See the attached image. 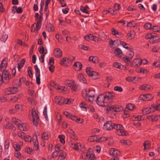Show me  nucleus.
I'll use <instances>...</instances> for the list:
<instances>
[{
	"mask_svg": "<svg viewBox=\"0 0 160 160\" xmlns=\"http://www.w3.org/2000/svg\"><path fill=\"white\" fill-rule=\"evenodd\" d=\"M25 81L24 78H22L17 81V84L14 85V87H11L6 89L5 90V93L8 95L14 94L18 91V88L20 87L21 84Z\"/></svg>",
	"mask_w": 160,
	"mask_h": 160,
	"instance_id": "nucleus-1",
	"label": "nucleus"
},
{
	"mask_svg": "<svg viewBox=\"0 0 160 160\" xmlns=\"http://www.w3.org/2000/svg\"><path fill=\"white\" fill-rule=\"evenodd\" d=\"M107 38V35L103 34V37L99 38L93 36L92 34H88L84 37V39L86 40L93 41L96 42H99L101 40H105Z\"/></svg>",
	"mask_w": 160,
	"mask_h": 160,
	"instance_id": "nucleus-2",
	"label": "nucleus"
},
{
	"mask_svg": "<svg viewBox=\"0 0 160 160\" xmlns=\"http://www.w3.org/2000/svg\"><path fill=\"white\" fill-rule=\"evenodd\" d=\"M117 131L119 135L126 136L128 134V132L124 130L123 126L120 124H114V128Z\"/></svg>",
	"mask_w": 160,
	"mask_h": 160,
	"instance_id": "nucleus-3",
	"label": "nucleus"
},
{
	"mask_svg": "<svg viewBox=\"0 0 160 160\" xmlns=\"http://www.w3.org/2000/svg\"><path fill=\"white\" fill-rule=\"evenodd\" d=\"M134 55V52L131 49L129 50L127 52L125 57H123L122 60L128 64L130 63Z\"/></svg>",
	"mask_w": 160,
	"mask_h": 160,
	"instance_id": "nucleus-4",
	"label": "nucleus"
},
{
	"mask_svg": "<svg viewBox=\"0 0 160 160\" xmlns=\"http://www.w3.org/2000/svg\"><path fill=\"white\" fill-rule=\"evenodd\" d=\"M86 72L89 76L91 77L94 79H97L100 77V75L98 72L93 71L89 67L87 68L86 69Z\"/></svg>",
	"mask_w": 160,
	"mask_h": 160,
	"instance_id": "nucleus-5",
	"label": "nucleus"
},
{
	"mask_svg": "<svg viewBox=\"0 0 160 160\" xmlns=\"http://www.w3.org/2000/svg\"><path fill=\"white\" fill-rule=\"evenodd\" d=\"M74 59V57H64L60 60V64L63 66H68L70 65L72 61Z\"/></svg>",
	"mask_w": 160,
	"mask_h": 160,
	"instance_id": "nucleus-6",
	"label": "nucleus"
},
{
	"mask_svg": "<svg viewBox=\"0 0 160 160\" xmlns=\"http://www.w3.org/2000/svg\"><path fill=\"white\" fill-rule=\"evenodd\" d=\"M96 102L98 105L101 107L105 106L107 104L105 102L104 96L103 94H100L98 96Z\"/></svg>",
	"mask_w": 160,
	"mask_h": 160,
	"instance_id": "nucleus-7",
	"label": "nucleus"
},
{
	"mask_svg": "<svg viewBox=\"0 0 160 160\" xmlns=\"http://www.w3.org/2000/svg\"><path fill=\"white\" fill-rule=\"evenodd\" d=\"M82 158L86 160H92L94 158V155L92 152L89 151L86 153H83Z\"/></svg>",
	"mask_w": 160,
	"mask_h": 160,
	"instance_id": "nucleus-8",
	"label": "nucleus"
},
{
	"mask_svg": "<svg viewBox=\"0 0 160 160\" xmlns=\"http://www.w3.org/2000/svg\"><path fill=\"white\" fill-rule=\"evenodd\" d=\"M154 98V96L151 94H141L138 97L139 100L143 101H150L152 100Z\"/></svg>",
	"mask_w": 160,
	"mask_h": 160,
	"instance_id": "nucleus-9",
	"label": "nucleus"
},
{
	"mask_svg": "<svg viewBox=\"0 0 160 160\" xmlns=\"http://www.w3.org/2000/svg\"><path fill=\"white\" fill-rule=\"evenodd\" d=\"M31 114L33 118V124L35 126H37L38 124V113L34 108H33L32 109Z\"/></svg>",
	"mask_w": 160,
	"mask_h": 160,
	"instance_id": "nucleus-10",
	"label": "nucleus"
},
{
	"mask_svg": "<svg viewBox=\"0 0 160 160\" xmlns=\"http://www.w3.org/2000/svg\"><path fill=\"white\" fill-rule=\"evenodd\" d=\"M39 52L42 55L39 57V59L42 62H44V58L47 52L46 49H45L43 46H40L38 48Z\"/></svg>",
	"mask_w": 160,
	"mask_h": 160,
	"instance_id": "nucleus-11",
	"label": "nucleus"
},
{
	"mask_svg": "<svg viewBox=\"0 0 160 160\" xmlns=\"http://www.w3.org/2000/svg\"><path fill=\"white\" fill-rule=\"evenodd\" d=\"M62 151V148L61 145L59 144H57L55 146V151L52 154V157L53 158L57 157L60 152Z\"/></svg>",
	"mask_w": 160,
	"mask_h": 160,
	"instance_id": "nucleus-12",
	"label": "nucleus"
},
{
	"mask_svg": "<svg viewBox=\"0 0 160 160\" xmlns=\"http://www.w3.org/2000/svg\"><path fill=\"white\" fill-rule=\"evenodd\" d=\"M108 109L110 111L117 112L122 111L123 108L122 106L120 105H115L109 107Z\"/></svg>",
	"mask_w": 160,
	"mask_h": 160,
	"instance_id": "nucleus-13",
	"label": "nucleus"
},
{
	"mask_svg": "<svg viewBox=\"0 0 160 160\" xmlns=\"http://www.w3.org/2000/svg\"><path fill=\"white\" fill-rule=\"evenodd\" d=\"M70 146L74 150L78 151L79 149H81L84 147L83 145L80 143H73L72 142L69 143Z\"/></svg>",
	"mask_w": 160,
	"mask_h": 160,
	"instance_id": "nucleus-14",
	"label": "nucleus"
},
{
	"mask_svg": "<svg viewBox=\"0 0 160 160\" xmlns=\"http://www.w3.org/2000/svg\"><path fill=\"white\" fill-rule=\"evenodd\" d=\"M139 88L141 90L148 92L152 90L153 88L150 85L143 84L140 85L139 87Z\"/></svg>",
	"mask_w": 160,
	"mask_h": 160,
	"instance_id": "nucleus-15",
	"label": "nucleus"
},
{
	"mask_svg": "<svg viewBox=\"0 0 160 160\" xmlns=\"http://www.w3.org/2000/svg\"><path fill=\"white\" fill-rule=\"evenodd\" d=\"M143 114H147L155 111V109L152 105L148 107L144 108L142 110Z\"/></svg>",
	"mask_w": 160,
	"mask_h": 160,
	"instance_id": "nucleus-16",
	"label": "nucleus"
},
{
	"mask_svg": "<svg viewBox=\"0 0 160 160\" xmlns=\"http://www.w3.org/2000/svg\"><path fill=\"white\" fill-rule=\"evenodd\" d=\"M8 64V59L7 58H3L0 64V70L1 71L6 70Z\"/></svg>",
	"mask_w": 160,
	"mask_h": 160,
	"instance_id": "nucleus-17",
	"label": "nucleus"
},
{
	"mask_svg": "<svg viewBox=\"0 0 160 160\" xmlns=\"http://www.w3.org/2000/svg\"><path fill=\"white\" fill-rule=\"evenodd\" d=\"M114 123L108 121L104 123L103 125V128L105 130H110L114 128Z\"/></svg>",
	"mask_w": 160,
	"mask_h": 160,
	"instance_id": "nucleus-18",
	"label": "nucleus"
},
{
	"mask_svg": "<svg viewBox=\"0 0 160 160\" xmlns=\"http://www.w3.org/2000/svg\"><path fill=\"white\" fill-rule=\"evenodd\" d=\"M105 97V102L107 103L109 102V100H111L114 97L113 94L111 92H107L105 94H103Z\"/></svg>",
	"mask_w": 160,
	"mask_h": 160,
	"instance_id": "nucleus-19",
	"label": "nucleus"
},
{
	"mask_svg": "<svg viewBox=\"0 0 160 160\" xmlns=\"http://www.w3.org/2000/svg\"><path fill=\"white\" fill-rule=\"evenodd\" d=\"M34 69L36 71V77L37 83L39 84L40 83V71L38 68L37 66L36 65L34 66Z\"/></svg>",
	"mask_w": 160,
	"mask_h": 160,
	"instance_id": "nucleus-20",
	"label": "nucleus"
},
{
	"mask_svg": "<svg viewBox=\"0 0 160 160\" xmlns=\"http://www.w3.org/2000/svg\"><path fill=\"white\" fill-rule=\"evenodd\" d=\"M109 153L111 155L114 157H117V156L120 155V152L117 149L114 148H110L109 150Z\"/></svg>",
	"mask_w": 160,
	"mask_h": 160,
	"instance_id": "nucleus-21",
	"label": "nucleus"
},
{
	"mask_svg": "<svg viewBox=\"0 0 160 160\" xmlns=\"http://www.w3.org/2000/svg\"><path fill=\"white\" fill-rule=\"evenodd\" d=\"M2 71L3 72L2 75L3 76L6 83H7L11 78V76L10 75L9 72L7 70H5Z\"/></svg>",
	"mask_w": 160,
	"mask_h": 160,
	"instance_id": "nucleus-22",
	"label": "nucleus"
},
{
	"mask_svg": "<svg viewBox=\"0 0 160 160\" xmlns=\"http://www.w3.org/2000/svg\"><path fill=\"white\" fill-rule=\"evenodd\" d=\"M114 53L116 56L122 59L123 57H124V55H123L122 51L119 48H117L115 49Z\"/></svg>",
	"mask_w": 160,
	"mask_h": 160,
	"instance_id": "nucleus-23",
	"label": "nucleus"
},
{
	"mask_svg": "<svg viewBox=\"0 0 160 160\" xmlns=\"http://www.w3.org/2000/svg\"><path fill=\"white\" fill-rule=\"evenodd\" d=\"M141 59L140 58H136L134 59L131 63V65L132 67L139 66L141 65Z\"/></svg>",
	"mask_w": 160,
	"mask_h": 160,
	"instance_id": "nucleus-24",
	"label": "nucleus"
},
{
	"mask_svg": "<svg viewBox=\"0 0 160 160\" xmlns=\"http://www.w3.org/2000/svg\"><path fill=\"white\" fill-rule=\"evenodd\" d=\"M160 118V116L159 115H153L148 116L147 117L148 121L152 122L157 121Z\"/></svg>",
	"mask_w": 160,
	"mask_h": 160,
	"instance_id": "nucleus-25",
	"label": "nucleus"
},
{
	"mask_svg": "<svg viewBox=\"0 0 160 160\" xmlns=\"http://www.w3.org/2000/svg\"><path fill=\"white\" fill-rule=\"evenodd\" d=\"M92 91L89 89H86L83 91L82 96L83 97L85 98V99H86L87 98L93 94L92 93Z\"/></svg>",
	"mask_w": 160,
	"mask_h": 160,
	"instance_id": "nucleus-26",
	"label": "nucleus"
},
{
	"mask_svg": "<svg viewBox=\"0 0 160 160\" xmlns=\"http://www.w3.org/2000/svg\"><path fill=\"white\" fill-rule=\"evenodd\" d=\"M54 56L58 58H59L62 55V52L59 48H57L55 49L53 51Z\"/></svg>",
	"mask_w": 160,
	"mask_h": 160,
	"instance_id": "nucleus-27",
	"label": "nucleus"
},
{
	"mask_svg": "<svg viewBox=\"0 0 160 160\" xmlns=\"http://www.w3.org/2000/svg\"><path fill=\"white\" fill-rule=\"evenodd\" d=\"M82 65L79 62H76L74 63L73 67L74 69L76 71H80L82 68Z\"/></svg>",
	"mask_w": 160,
	"mask_h": 160,
	"instance_id": "nucleus-28",
	"label": "nucleus"
},
{
	"mask_svg": "<svg viewBox=\"0 0 160 160\" xmlns=\"http://www.w3.org/2000/svg\"><path fill=\"white\" fill-rule=\"evenodd\" d=\"M33 142L34 145V149L35 150H38L39 149V145L38 141V138L37 135L33 136Z\"/></svg>",
	"mask_w": 160,
	"mask_h": 160,
	"instance_id": "nucleus-29",
	"label": "nucleus"
},
{
	"mask_svg": "<svg viewBox=\"0 0 160 160\" xmlns=\"http://www.w3.org/2000/svg\"><path fill=\"white\" fill-rule=\"evenodd\" d=\"M18 128L20 130L26 131L28 129V126L25 123H20L18 125Z\"/></svg>",
	"mask_w": 160,
	"mask_h": 160,
	"instance_id": "nucleus-30",
	"label": "nucleus"
},
{
	"mask_svg": "<svg viewBox=\"0 0 160 160\" xmlns=\"http://www.w3.org/2000/svg\"><path fill=\"white\" fill-rule=\"evenodd\" d=\"M53 87L56 88V89L59 90L60 91L63 92L67 91V88L64 87H62L55 84L54 86L52 85Z\"/></svg>",
	"mask_w": 160,
	"mask_h": 160,
	"instance_id": "nucleus-31",
	"label": "nucleus"
},
{
	"mask_svg": "<svg viewBox=\"0 0 160 160\" xmlns=\"http://www.w3.org/2000/svg\"><path fill=\"white\" fill-rule=\"evenodd\" d=\"M117 42H118V44H120L121 45L125 48L127 49L130 48V46L129 44L126 43L125 42L120 40L118 41Z\"/></svg>",
	"mask_w": 160,
	"mask_h": 160,
	"instance_id": "nucleus-32",
	"label": "nucleus"
},
{
	"mask_svg": "<svg viewBox=\"0 0 160 160\" xmlns=\"http://www.w3.org/2000/svg\"><path fill=\"white\" fill-rule=\"evenodd\" d=\"M78 78L80 82L82 83H86L87 82L84 76L81 73H80L78 74Z\"/></svg>",
	"mask_w": 160,
	"mask_h": 160,
	"instance_id": "nucleus-33",
	"label": "nucleus"
},
{
	"mask_svg": "<svg viewBox=\"0 0 160 160\" xmlns=\"http://www.w3.org/2000/svg\"><path fill=\"white\" fill-rule=\"evenodd\" d=\"M159 39V37L156 34H152L151 41L152 43L158 42Z\"/></svg>",
	"mask_w": 160,
	"mask_h": 160,
	"instance_id": "nucleus-34",
	"label": "nucleus"
},
{
	"mask_svg": "<svg viewBox=\"0 0 160 160\" xmlns=\"http://www.w3.org/2000/svg\"><path fill=\"white\" fill-rule=\"evenodd\" d=\"M135 36V32L133 31H131L127 33V38L129 40H131Z\"/></svg>",
	"mask_w": 160,
	"mask_h": 160,
	"instance_id": "nucleus-35",
	"label": "nucleus"
},
{
	"mask_svg": "<svg viewBox=\"0 0 160 160\" xmlns=\"http://www.w3.org/2000/svg\"><path fill=\"white\" fill-rule=\"evenodd\" d=\"M136 71L138 72L141 73L143 74H146L148 72V70L145 68L141 67H139L137 68Z\"/></svg>",
	"mask_w": 160,
	"mask_h": 160,
	"instance_id": "nucleus-36",
	"label": "nucleus"
},
{
	"mask_svg": "<svg viewBox=\"0 0 160 160\" xmlns=\"http://www.w3.org/2000/svg\"><path fill=\"white\" fill-rule=\"evenodd\" d=\"M50 0H47L45 2V5L44 8L45 13L46 14V17H47L49 14V11L48 9V4L50 2Z\"/></svg>",
	"mask_w": 160,
	"mask_h": 160,
	"instance_id": "nucleus-37",
	"label": "nucleus"
},
{
	"mask_svg": "<svg viewBox=\"0 0 160 160\" xmlns=\"http://www.w3.org/2000/svg\"><path fill=\"white\" fill-rule=\"evenodd\" d=\"M66 153L64 152H60L58 157V160H64L66 157Z\"/></svg>",
	"mask_w": 160,
	"mask_h": 160,
	"instance_id": "nucleus-38",
	"label": "nucleus"
},
{
	"mask_svg": "<svg viewBox=\"0 0 160 160\" xmlns=\"http://www.w3.org/2000/svg\"><path fill=\"white\" fill-rule=\"evenodd\" d=\"M62 98L60 96H56L55 99V102L59 105L62 104Z\"/></svg>",
	"mask_w": 160,
	"mask_h": 160,
	"instance_id": "nucleus-39",
	"label": "nucleus"
},
{
	"mask_svg": "<svg viewBox=\"0 0 160 160\" xmlns=\"http://www.w3.org/2000/svg\"><path fill=\"white\" fill-rule=\"evenodd\" d=\"M89 60L92 61L94 63H97L98 62V59L97 57L94 56H91L89 57Z\"/></svg>",
	"mask_w": 160,
	"mask_h": 160,
	"instance_id": "nucleus-40",
	"label": "nucleus"
},
{
	"mask_svg": "<svg viewBox=\"0 0 160 160\" xmlns=\"http://www.w3.org/2000/svg\"><path fill=\"white\" fill-rule=\"evenodd\" d=\"M156 103V105L152 104L153 107L155 109V110L160 111V99L157 101Z\"/></svg>",
	"mask_w": 160,
	"mask_h": 160,
	"instance_id": "nucleus-41",
	"label": "nucleus"
},
{
	"mask_svg": "<svg viewBox=\"0 0 160 160\" xmlns=\"http://www.w3.org/2000/svg\"><path fill=\"white\" fill-rule=\"evenodd\" d=\"M120 142L122 144L126 145H130L131 144V142L128 140L122 139L120 141Z\"/></svg>",
	"mask_w": 160,
	"mask_h": 160,
	"instance_id": "nucleus-42",
	"label": "nucleus"
},
{
	"mask_svg": "<svg viewBox=\"0 0 160 160\" xmlns=\"http://www.w3.org/2000/svg\"><path fill=\"white\" fill-rule=\"evenodd\" d=\"M111 31L112 33V35L116 36H121L122 35L121 33L119 32L114 28H112V29Z\"/></svg>",
	"mask_w": 160,
	"mask_h": 160,
	"instance_id": "nucleus-43",
	"label": "nucleus"
},
{
	"mask_svg": "<svg viewBox=\"0 0 160 160\" xmlns=\"http://www.w3.org/2000/svg\"><path fill=\"white\" fill-rule=\"evenodd\" d=\"M50 136L49 133L47 132H44L42 135L41 138L43 140H46L48 139Z\"/></svg>",
	"mask_w": 160,
	"mask_h": 160,
	"instance_id": "nucleus-44",
	"label": "nucleus"
},
{
	"mask_svg": "<svg viewBox=\"0 0 160 160\" xmlns=\"http://www.w3.org/2000/svg\"><path fill=\"white\" fill-rule=\"evenodd\" d=\"M108 138L105 137H99L97 136V141L98 142H105L107 140Z\"/></svg>",
	"mask_w": 160,
	"mask_h": 160,
	"instance_id": "nucleus-45",
	"label": "nucleus"
},
{
	"mask_svg": "<svg viewBox=\"0 0 160 160\" xmlns=\"http://www.w3.org/2000/svg\"><path fill=\"white\" fill-rule=\"evenodd\" d=\"M25 62V59H23L20 61V62L18 63V68L19 71L20 69L23 67Z\"/></svg>",
	"mask_w": 160,
	"mask_h": 160,
	"instance_id": "nucleus-46",
	"label": "nucleus"
},
{
	"mask_svg": "<svg viewBox=\"0 0 160 160\" xmlns=\"http://www.w3.org/2000/svg\"><path fill=\"white\" fill-rule=\"evenodd\" d=\"M143 146L144 147V150L148 149L150 147L151 143L149 141H146L143 143Z\"/></svg>",
	"mask_w": 160,
	"mask_h": 160,
	"instance_id": "nucleus-47",
	"label": "nucleus"
},
{
	"mask_svg": "<svg viewBox=\"0 0 160 160\" xmlns=\"http://www.w3.org/2000/svg\"><path fill=\"white\" fill-rule=\"evenodd\" d=\"M75 83V82L72 81L68 80L66 81L64 84L68 87H71Z\"/></svg>",
	"mask_w": 160,
	"mask_h": 160,
	"instance_id": "nucleus-48",
	"label": "nucleus"
},
{
	"mask_svg": "<svg viewBox=\"0 0 160 160\" xmlns=\"http://www.w3.org/2000/svg\"><path fill=\"white\" fill-rule=\"evenodd\" d=\"M79 106L83 110L87 111V106L85 102H81L79 104Z\"/></svg>",
	"mask_w": 160,
	"mask_h": 160,
	"instance_id": "nucleus-49",
	"label": "nucleus"
},
{
	"mask_svg": "<svg viewBox=\"0 0 160 160\" xmlns=\"http://www.w3.org/2000/svg\"><path fill=\"white\" fill-rule=\"evenodd\" d=\"M12 122L17 126L21 122V121L19 119L15 117L12 118Z\"/></svg>",
	"mask_w": 160,
	"mask_h": 160,
	"instance_id": "nucleus-50",
	"label": "nucleus"
},
{
	"mask_svg": "<svg viewBox=\"0 0 160 160\" xmlns=\"http://www.w3.org/2000/svg\"><path fill=\"white\" fill-rule=\"evenodd\" d=\"M88 140L90 142L94 141L97 142V136L94 135L90 136L88 138Z\"/></svg>",
	"mask_w": 160,
	"mask_h": 160,
	"instance_id": "nucleus-51",
	"label": "nucleus"
},
{
	"mask_svg": "<svg viewBox=\"0 0 160 160\" xmlns=\"http://www.w3.org/2000/svg\"><path fill=\"white\" fill-rule=\"evenodd\" d=\"M118 40H117L115 41L111 40L109 43L110 47L112 48H114L115 46L116 43H117L118 44V42H117V41Z\"/></svg>",
	"mask_w": 160,
	"mask_h": 160,
	"instance_id": "nucleus-52",
	"label": "nucleus"
},
{
	"mask_svg": "<svg viewBox=\"0 0 160 160\" xmlns=\"http://www.w3.org/2000/svg\"><path fill=\"white\" fill-rule=\"evenodd\" d=\"M142 115H138L137 116H133L132 119L134 121H139L142 120Z\"/></svg>",
	"mask_w": 160,
	"mask_h": 160,
	"instance_id": "nucleus-53",
	"label": "nucleus"
},
{
	"mask_svg": "<svg viewBox=\"0 0 160 160\" xmlns=\"http://www.w3.org/2000/svg\"><path fill=\"white\" fill-rule=\"evenodd\" d=\"M113 66L114 67L119 68L120 69H122V65L117 62H114L113 64Z\"/></svg>",
	"mask_w": 160,
	"mask_h": 160,
	"instance_id": "nucleus-54",
	"label": "nucleus"
},
{
	"mask_svg": "<svg viewBox=\"0 0 160 160\" xmlns=\"http://www.w3.org/2000/svg\"><path fill=\"white\" fill-rule=\"evenodd\" d=\"M8 38V35L7 34L4 33L2 36V37L1 38V40L2 42H5L7 39Z\"/></svg>",
	"mask_w": 160,
	"mask_h": 160,
	"instance_id": "nucleus-55",
	"label": "nucleus"
},
{
	"mask_svg": "<svg viewBox=\"0 0 160 160\" xmlns=\"http://www.w3.org/2000/svg\"><path fill=\"white\" fill-rule=\"evenodd\" d=\"M86 100H88L89 102L92 103L94 99V95L93 94L91 95L86 98Z\"/></svg>",
	"mask_w": 160,
	"mask_h": 160,
	"instance_id": "nucleus-56",
	"label": "nucleus"
},
{
	"mask_svg": "<svg viewBox=\"0 0 160 160\" xmlns=\"http://www.w3.org/2000/svg\"><path fill=\"white\" fill-rule=\"evenodd\" d=\"M23 139L25 142H30L32 141V138L30 136L26 135H25Z\"/></svg>",
	"mask_w": 160,
	"mask_h": 160,
	"instance_id": "nucleus-57",
	"label": "nucleus"
},
{
	"mask_svg": "<svg viewBox=\"0 0 160 160\" xmlns=\"http://www.w3.org/2000/svg\"><path fill=\"white\" fill-rule=\"evenodd\" d=\"M137 25L134 21L128 22L127 23V26L129 27H134Z\"/></svg>",
	"mask_w": 160,
	"mask_h": 160,
	"instance_id": "nucleus-58",
	"label": "nucleus"
},
{
	"mask_svg": "<svg viewBox=\"0 0 160 160\" xmlns=\"http://www.w3.org/2000/svg\"><path fill=\"white\" fill-rule=\"evenodd\" d=\"M135 107L134 105L132 103H128L127 105V108L129 110L132 111Z\"/></svg>",
	"mask_w": 160,
	"mask_h": 160,
	"instance_id": "nucleus-59",
	"label": "nucleus"
},
{
	"mask_svg": "<svg viewBox=\"0 0 160 160\" xmlns=\"http://www.w3.org/2000/svg\"><path fill=\"white\" fill-rule=\"evenodd\" d=\"M152 30L154 32H158L160 31V27L157 26H155L152 27Z\"/></svg>",
	"mask_w": 160,
	"mask_h": 160,
	"instance_id": "nucleus-60",
	"label": "nucleus"
},
{
	"mask_svg": "<svg viewBox=\"0 0 160 160\" xmlns=\"http://www.w3.org/2000/svg\"><path fill=\"white\" fill-rule=\"evenodd\" d=\"M13 146L16 151H19L20 150L19 145L16 142L13 143Z\"/></svg>",
	"mask_w": 160,
	"mask_h": 160,
	"instance_id": "nucleus-61",
	"label": "nucleus"
},
{
	"mask_svg": "<svg viewBox=\"0 0 160 160\" xmlns=\"http://www.w3.org/2000/svg\"><path fill=\"white\" fill-rule=\"evenodd\" d=\"M47 28L49 31L52 32L54 30V28L53 26L50 23L47 25Z\"/></svg>",
	"mask_w": 160,
	"mask_h": 160,
	"instance_id": "nucleus-62",
	"label": "nucleus"
},
{
	"mask_svg": "<svg viewBox=\"0 0 160 160\" xmlns=\"http://www.w3.org/2000/svg\"><path fill=\"white\" fill-rule=\"evenodd\" d=\"M58 138L60 140V141L62 143H64L65 142V136L63 135H59L58 136Z\"/></svg>",
	"mask_w": 160,
	"mask_h": 160,
	"instance_id": "nucleus-63",
	"label": "nucleus"
},
{
	"mask_svg": "<svg viewBox=\"0 0 160 160\" xmlns=\"http://www.w3.org/2000/svg\"><path fill=\"white\" fill-rule=\"evenodd\" d=\"M17 135L19 138L22 139L24 138L25 136L24 133L21 131L18 132L17 133Z\"/></svg>",
	"mask_w": 160,
	"mask_h": 160,
	"instance_id": "nucleus-64",
	"label": "nucleus"
}]
</instances>
